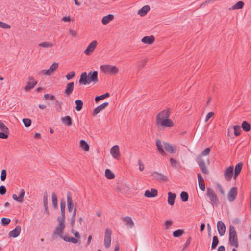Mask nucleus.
<instances>
[{
    "label": "nucleus",
    "mask_w": 251,
    "mask_h": 251,
    "mask_svg": "<svg viewBox=\"0 0 251 251\" xmlns=\"http://www.w3.org/2000/svg\"><path fill=\"white\" fill-rule=\"evenodd\" d=\"M170 112L169 109L163 110L156 115V122L158 127L164 128L172 127L174 126V123L172 120L169 119Z\"/></svg>",
    "instance_id": "obj_1"
},
{
    "label": "nucleus",
    "mask_w": 251,
    "mask_h": 251,
    "mask_svg": "<svg viewBox=\"0 0 251 251\" xmlns=\"http://www.w3.org/2000/svg\"><path fill=\"white\" fill-rule=\"evenodd\" d=\"M98 72L97 71H90L87 74L86 72H84L80 75L79 83L82 85H88L91 82L94 83L98 81Z\"/></svg>",
    "instance_id": "obj_2"
},
{
    "label": "nucleus",
    "mask_w": 251,
    "mask_h": 251,
    "mask_svg": "<svg viewBox=\"0 0 251 251\" xmlns=\"http://www.w3.org/2000/svg\"><path fill=\"white\" fill-rule=\"evenodd\" d=\"M57 221L58 222V224L53 231L52 237L53 239H54L57 237V235H58L63 239V237L65 236L63 235V230L65 228V220L59 218V219H57Z\"/></svg>",
    "instance_id": "obj_3"
},
{
    "label": "nucleus",
    "mask_w": 251,
    "mask_h": 251,
    "mask_svg": "<svg viewBox=\"0 0 251 251\" xmlns=\"http://www.w3.org/2000/svg\"><path fill=\"white\" fill-rule=\"evenodd\" d=\"M229 242L231 246L238 248L239 246L236 231L234 227L230 225L229 226Z\"/></svg>",
    "instance_id": "obj_4"
},
{
    "label": "nucleus",
    "mask_w": 251,
    "mask_h": 251,
    "mask_svg": "<svg viewBox=\"0 0 251 251\" xmlns=\"http://www.w3.org/2000/svg\"><path fill=\"white\" fill-rule=\"evenodd\" d=\"M100 69L105 73H108L112 75L117 74L119 69L115 66L110 65H102L100 66Z\"/></svg>",
    "instance_id": "obj_5"
},
{
    "label": "nucleus",
    "mask_w": 251,
    "mask_h": 251,
    "mask_svg": "<svg viewBox=\"0 0 251 251\" xmlns=\"http://www.w3.org/2000/svg\"><path fill=\"white\" fill-rule=\"evenodd\" d=\"M206 195L212 204L217 205L219 203L218 198L213 189L207 187Z\"/></svg>",
    "instance_id": "obj_6"
},
{
    "label": "nucleus",
    "mask_w": 251,
    "mask_h": 251,
    "mask_svg": "<svg viewBox=\"0 0 251 251\" xmlns=\"http://www.w3.org/2000/svg\"><path fill=\"white\" fill-rule=\"evenodd\" d=\"M151 176H153L154 179L158 182H167L168 181V177L166 175L157 171L152 172L151 173Z\"/></svg>",
    "instance_id": "obj_7"
},
{
    "label": "nucleus",
    "mask_w": 251,
    "mask_h": 251,
    "mask_svg": "<svg viewBox=\"0 0 251 251\" xmlns=\"http://www.w3.org/2000/svg\"><path fill=\"white\" fill-rule=\"evenodd\" d=\"M196 161L201 170L202 172L205 174H209V170L207 168L205 163L201 156H198L196 158Z\"/></svg>",
    "instance_id": "obj_8"
},
{
    "label": "nucleus",
    "mask_w": 251,
    "mask_h": 251,
    "mask_svg": "<svg viewBox=\"0 0 251 251\" xmlns=\"http://www.w3.org/2000/svg\"><path fill=\"white\" fill-rule=\"evenodd\" d=\"M238 193V189L236 187L230 189L227 195L228 200L230 202L234 201L236 199Z\"/></svg>",
    "instance_id": "obj_9"
},
{
    "label": "nucleus",
    "mask_w": 251,
    "mask_h": 251,
    "mask_svg": "<svg viewBox=\"0 0 251 251\" xmlns=\"http://www.w3.org/2000/svg\"><path fill=\"white\" fill-rule=\"evenodd\" d=\"M111 234L112 231L108 228H107L105 231L104 235V246L105 248H108L111 245Z\"/></svg>",
    "instance_id": "obj_10"
},
{
    "label": "nucleus",
    "mask_w": 251,
    "mask_h": 251,
    "mask_svg": "<svg viewBox=\"0 0 251 251\" xmlns=\"http://www.w3.org/2000/svg\"><path fill=\"white\" fill-rule=\"evenodd\" d=\"M233 176V167L230 166L224 171V177L226 180L229 181L231 180Z\"/></svg>",
    "instance_id": "obj_11"
},
{
    "label": "nucleus",
    "mask_w": 251,
    "mask_h": 251,
    "mask_svg": "<svg viewBox=\"0 0 251 251\" xmlns=\"http://www.w3.org/2000/svg\"><path fill=\"white\" fill-rule=\"evenodd\" d=\"M58 63L54 62L51 65L49 69L47 70H43L41 71V72L47 75H50L53 73V72L58 68Z\"/></svg>",
    "instance_id": "obj_12"
},
{
    "label": "nucleus",
    "mask_w": 251,
    "mask_h": 251,
    "mask_svg": "<svg viewBox=\"0 0 251 251\" xmlns=\"http://www.w3.org/2000/svg\"><path fill=\"white\" fill-rule=\"evenodd\" d=\"M97 42L96 40L93 41L87 47L84 51V53L87 55H90L96 47Z\"/></svg>",
    "instance_id": "obj_13"
},
{
    "label": "nucleus",
    "mask_w": 251,
    "mask_h": 251,
    "mask_svg": "<svg viewBox=\"0 0 251 251\" xmlns=\"http://www.w3.org/2000/svg\"><path fill=\"white\" fill-rule=\"evenodd\" d=\"M37 83V81H35L32 76H29L28 77V82L27 85L25 87V90L27 91L33 88Z\"/></svg>",
    "instance_id": "obj_14"
},
{
    "label": "nucleus",
    "mask_w": 251,
    "mask_h": 251,
    "mask_svg": "<svg viewBox=\"0 0 251 251\" xmlns=\"http://www.w3.org/2000/svg\"><path fill=\"white\" fill-rule=\"evenodd\" d=\"M67 210L69 212H71L74 206V203L72 198V194L70 192L67 193Z\"/></svg>",
    "instance_id": "obj_15"
},
{
    "label": "nucleus",
    "mask_w": 251,
    "mask_h": 251,
    "mask_svg": "<svg viewBox=\"0 0 251 251\" xmlns=\"http://www.w3.org/2000/svg\"><path fill=\"white\" fill-rule=\"evenodd\" d=\"M74 88V82H71L66 85V89L64 91V95L66 97H68L72 93Z\"/></svg>",
    "instance_id": "obj_16"
},
{
    "label": "nucleus",
    "mask_w": 251,
    "mask_h": 251,
    "mask_svg": "<svg viewBox=\"0 0 251 251\" xmlns=\"http://www.w3.org/2000/svg\"><path fill=\"white\" fill-rule=\"evenodd\" d=\"M217 230L220 236H223L226 231V226L224 222L219 221L217 224Z\"/></svg>",
    "instance_id": "obj_17"
},
{
    "label": "nucleus",
    "mask_w": 251,
    "mask_h": 251,
    "mask_svg": "<svg viewBox=\"0 0 251 251\" xmlns=\"http://www.w3.org/2000/svg\"><path fill=\"white\" fill-rule=\"evenodd\" d=\"M21 231V227L19 225L16 226L15 228L12 231H10L8 234L9 237L16 238L18 237Z\"/></svg>",
    "instance_id": "obj_18"
},
{
    "label": "nucleus",
    "mask_w": 251,
    "mask_h": 251,
    "mask_svg": "<svg viewBox=\"0 0 251 251\" xmlns=\"http://www.w3.org/2000/svg\"><path fill=\"white\" fill-rule=\"evenodd\" d=\"M110 153L115 159H118L120 156L119 148L118 145H114L110 150Z\"/></svg>",
    "instance_id": "obj_19"
},
{
    "label": "nucleus",
    "mask_w": 251,
    "mask_h": 251,
    "mask_svg": "<svg viewBox=\"0 0 251 251\" xmlns=\"http://www.w3.org/2000/svg\"><path fill=\"white\" fill-rule=\"evenodd\" d=\"M109 105V103L107 102H105L100 105L97 106L95 108L93 112L92 115L93 116H95L100 113L101 110L105 109L106 107Z\"/></svg>",
    "instance_id": "obj_20"
},
{
    "label": "nucleus",
    "mask_w": 251,
    "mask_h": 251,
    "mask_svg": "<svg viewBox=\"0 0 251 251\" xmlns=\"http://www.w3.org/2000/svg\"><path fill=\"white\" fill-rule=\"evenodd\" d=\"M65 207L66 202L64 200H62L60 201V210L61 216L57 217V219L61 218L62 220L65 219Z\"/></svg>",
    "instance_id": "obj_21"
},
{
    "label": "nucleus",
    "mask_w": 251,
    "mask_h": 251,
    "mask_svg": "<svg viewBox=\"0 0 251 251\" xmlns=\"http://www.w3.org/2000/svg\"><path fill=\"white\" fill-rule=\"evenodd\" d=\"M158 194V191L156 189L151 188L150 190H146L144 195L148 198H152L156 196Z\"/></svg>",
    "instance_id": "obj_22"
},
{
    "label": "nucleus",
    "mask_w": 251,
    "mask_h": 251,
    "mask_svg": "<svg viewBox=\"0 0 251 251\" xmlns=\"http://www.w3.org/2000/svg\"><path fill=\"white\" fill-rule=\"evenodd\" d=\"M25 194V191L24 189H21L20 194L19 195V196L17 197V196L16 194H13L12 195L13 199L19 202H22L24 201V197Z\"/></svg>",
    "instance_id": "obj_23"
},
{
    "label": "nucleus",
    "mask_w": 251,
    "mask_h": 251,
    "mask_svg": "<svg viewBox=\"0 0 251 251\" xmlns=\"http://www.w3.org/2000/svg\"><path fill=\"white\" fill-rule=\"evenodd\" d=\"M61 121L65 125L68 126H70L73 123V121L71 117L69 116H66L61 118Z\"/></svg>",
    "instance_id": "obj_24"
},
{
    "label": "nucleus",
    "mask_w": 251,
    "mask_h": 251,
    "mask_svg": "<svg viewBox=\"0 0 251 251\" xmlns=\"http://www.w3.org/2000/svg\"><path fill=\"white\" fill-rule=\"evenodd\" d=\"M142 42L145 44H152L155 41V38L153 36H146L144 37L142 40Z\"/></svg>",
    "instance_id": "obj_25"
},
{
    "label": "nucleus",
    "mask_w": 251,
    "mask_h": 251,
    "mask_svg": "<svg viewBox=\"0 0 251 251\" xmlns=\"http://www.w3.org/2000/svg\"><path fill=\"white\" fill-rule=\"evenodd\" d=\"M123 221L126 222V225L129 228H132L134 226V223L131 218L129 216H126L123 218Z\"/></svg>",
    "instance_id": "obj_26"
},
{
    "label": "nucleus",
    "mask_w": 251,
    "mask_h": 251,
    "mask_svg": "<svg viewBox=\"0 0 251 251\" xmlns=\"http://www.w3.org/2000/svg\"><path fill=\"white\" fill-rule=\"evenodd\" d=\"M76 211H77V208H76V206H75L74 208L73 214H72V217L70 219V225L72 227H74L75 226Z\"/></svg>",
    "instance_id": "obj_27"
},
{
    "label": "nucleus",
    "mask_w": 251,
    "mask_h": 251,
    "mask_svg": "<svg viewBox=\"0 0 251 251\" xmlns=\"http://www.w3.org/2000/svg\"><path fill=\"white\" fill-rule=\"evenodd\" d=\"M168 203L170 205H173L175 203V200L176 197L175 193L169 192L168 193Z\"/></svg>",
    "instance_id": "obj_28"
},
{
    "label": "nucleus",
    "mask_w": 251,
    "mask_h": 251,
    "mask_svg": "<svg viewBox=\"0 0 251 251\" xmlns=\"http://www.w3.org/2000/svg\"><path fill=\"white\" fill-rule=\"evenodd\" d=\"M43 204H44V208L45 210V213H46L47 214H49V211L48 210V195L47 192H45L44 193L43 195Z\"/></svg>",
    "instance_id": "obj_29"
},
{
    "label": "nucleus",
    "mask_w": 251,
    "mask_h": 251,
    "mask_svg": "<svg viewBox=\"0 0 251 251\" xmlns=\"http://www.w3.org/2000/svg\"><path fill=\"white\" fill-rule=\"evenodd\" d=\"M150 9V7L149 5H145L142 7L139 10H138L137 13L141 16H144L147 14Z\"/></svg>",
    "instance_id": "obj_30"
},
{
    "label": "nucleus",
    "mask_w": 251,
    "mask_h": 251,
    "mask_svg": "<svg viewBox=\"0 0 251 251\" xmlns=\"http://www.w3.org/2000/svg\"><path fill=\"white\" fill-rule=\"evenodd\" d=\"M156 145L157 146V150L162 156H165L166 155V152L163 149V147L161 144V142L159 139L156 140Z\"/></svg>",
    "instance_id": "obj_31"
},
{
    "label": "nucleus",
    "mask_w": 251,
    "mask_h": 251,
    "mask_svg": "<svg viewBox=\"0 0 251 251\" xmlns=\"http://www.w3.org/2000/svg\"><path fill=\"white\" fill-rule=\"evenodd\" d=\"M114 17L112 14H108L106 16H104L101 20L102 23L103 25H106L109 23L110 21L113 20Z\"/></svg>",
    "instance_id": "obj_32"
},
{
    "label": "nucleus",
    "mask_w": 251,
    "mask_h": 251,
    "mask_svg": "<svg viewBox=\"0 0 251 251\" xmlns=\"http://www.w3.org/2000/svg\"><path fill=\"white\" fill-rule=\"evenodd\" d=\"M164 148L166 151L170 153H174L176 151L174 150L173 146L169 143L167 142L164 143Z\"/></svg>",
    "instance_id": "obj_33"
},
{
    "label": "nucleus",
    "mask_w": 251,
    "mask_h": 251,
    "mask_svg": "<svg viewBox=\"0 0 251 251\" xmlns=\"http://www.w3.org/2000/svg\"><path fill=\"white\" fill-rule=\"evenodd\" d=\"M241 127L242 128L243 130L245 131V132H248L251 129V125L246 121H244L242 122Z\"/></svg>",
    "instance_id": "obj_34"
},
{
    "label": "nucleus",
    "mask_w": 251,
    "mask_h": 251,
    "mask_svg": "<svg viewBox=\"0 0 251 251\" xmlns=\"http://www.w3.org/2000/svg\"><path fill=\"white\" fill-rule=\"evenodd\" d=\"M63 239L64 241L66 242H71L74 244H76L78 242L77 239L74 238L73 237H69L68 236H65L64 237H63Z\"/></svg>",
    "instance_id": "obj_35"
},
{
    "label": "nucleus",
    "mask_w": 251,
    "mask_h": 251,
    "mask_svg": "<svg viewBox=\"0 0 251 251\" xmlns=\"http://www.w3.org/2000/svg\"><path fill=\"white\" fill-rule=\"evenodd\" d=\"M244 6V2L242 1H239L237 2L235 4L232 6L230 9L235 10V9H241L243 8Z\"/></svg>",
    "instance_id": "obj_36"
},
{
    "label": "nucleus",
    "mask_w": 251,
    "mask_h": 251,
    "mask_svg": "<svg viewBox=\"0 0 251 251\" xmlns=\"http://www.w3.org/2000/svg\"><path fill=\"white\" fill-rule=\"evenodd\" d=\"M51 197H52V206L56 209L57 208V196L56 194L53 192L51 194Z\"/></svg>",
    "instance_id": "obj_37"
},
{
    "label": "nucleus",
    "mask_w": 251,
    "mask_h": 251,
    "mask_svg": "<svg viewBox=\"0 0 251 251\" xmlns=\"http://www.w3.org/2000/svg\"><path fill=\"white\" fill-rule=\"evenodd\" d=\"M105 175L106 177L109 179H112L115 177V175L109 169H106L105 170Z\"/></svg>",
    "instance_id": "obj_38"
},
{
    "label": "nucleus",
    "mask_w": 251,
    "mask_h": 251,
    "mask_svg": "<svg viewBox=\"0 0 251 251\" xmlns=\"http://www.w3.org/2000/svg\"><path fill=\"white\" fill-rule=\"evenodd\" d=\"M80 146L85 151H88L89 150V146L88 143L84 140L80 141Z\"/></svg>",
    "instance_id": "obj_39"
},
{
    "label": "nucleus",
    "mask_w": 251,
    "mask_h": 251,
    "mask_svg": "<svg viewBox=\"0 0 251 251\" xmlns=\"http://www.w3.org/2000/svg\"><path fill=\"white\" fill-rule=\"evenodd\" d=\"M110 96V94L109 93H106L103 95H100V96H97L95 98V101L97 103L100 100H102L105 98H106L107 97H109Z\"/></svg>",
    "instance_id": "obj_40"
},
{
    "label": "nucleus",
    "mask_w": 251,
    "mask_h": 251,
    "mask_svg": "<svg viewBox=\"0 0 251 251\" xmlns=\"http://www.w3.org/2000/svg\"><path fill=\"white\" fill-rule=\"evenodd\" d=\"M219 243V239L217 236L213 237L212 243L211 245V250L215 249L218 246Z\"/></svg>",
    "instance_id": "obj_41"
},
{
    "label": "nucleus",
    "mask_w": 251,
    "mask_h": 251,
    "mask_svg": "<svg viewBox=\"0 0 251 251\" xmlns=\"http://www.w3.org/2000/svg\"><path fill=\"white\" fill-rule=\"evenodd\" d=\"M75 103L76 104V110L77 111H80L83 107V103L82 101L80 100H77L75 101Z\"/></svg>",
    "instance_id": "obj_42"
},
{
    "label": "nucleus",
    "mask_w": 251,
    "mask_h": 251,
    "mask_svg": "<svg viewBox=\"0 0 251 251\" xmlns=\"http://www.w3.org/2000/svg\"><path fill=\"white\" fill-rule=\"evenodd\" d=\"M180 198L182 201L186 202L188 201L189 199V195L187 192L185 191H182L180 193Z\"/></svg>",
    "instance_id": "obj_43"
},
{
    "label": "nucleus",
    "mask_w": 251,
    "mask_h": 251,
    "mask_svg": "<svg viewBox=\"0 0 251 251\" xmlns=\"http://www.w3.org/2000/svg\"><path fill=\"white\" fill-rule=\"evenodd\" d=\"M184 233V231L183 229H178L173 232V236L174 237H179L182 236Z\"/></svg>",
    "instance_id": "obj_44"
},
{
    "label": "nucleus",
    "mask_w": 251,
    "mask_h": 251,
    "mask_svg": "<svg viewBox=\"0 0 251 251\" xmlns=\"http://www.w3.org/2000/svg\"><path fill=\"white\" fill-rule=\"evenodd\" d=\"M243 165V163L242 162H240L237 164L235 167L234 172L240 174L242 170Z\"/></svg>",
    "instance_id": "obj_45"
},
{
    "label": "nucleus",
    "mask_w": 251,
    "mask_h": 251,
    "mask_svg": "<svg viewBox=\"0 0 251 251\" xmlns=\"http://www.w3.org/2000/svg\"><path fill=\"white\" fill-rule=\"evenodd\" d=\"M234 134L236 136H238L241 134V127L239 126H233Z\"/></svg>",
    "instance_id": "obj_46"
},
{
    "label": "nucleus",
    "mask_w": 251,
    "mask_h": 251,
    "mask_svg": "<svg viewBox=\"0 0 251 251\" xmlns=\"http://www.w3.org/2000/svg\"><path fill=\"white\" fill-rule=\"evenodd\" d=\"M0 129L5 132H9V129L6 126V125L4 124L3 122H2L0 120Z\"/></svg>",
    "instance_id": "obj_47"
},
{
    "label": "nucleus",
    "mask_w": 251,
    "mask_h": 251,
    "mask_svg": "<svg viewBox=\"0 0 251 251\" xmlns=\"http://www.w3.org/2000/svg\"><path fill=\"white\" fill-rule=\"evenodd\" d=\"M23 122L24 124V126L26 127H28L30 126L31 124V120L28 118H24L23 119Z\"/></svg>",
    "instance_id": "obj_48"
},
{
    "label": "nucleus",
    "mask_w": 251,
    "mask_h": 251,
    "mask_svg": "<svg viewBox=\"0 0 251 251\" xmlns=\"http://www.w3.org/2000/svg\"><path fill=\"white\" fill-rule=\"evenodd\" d=\"M148 62L147 59H143L138 62L139 69L140 70L143 68L147 64Z\"/></svg>",
    "instance_id": "obj_49"
},
{
    "label": "nucleus",
    "mask_w": 251,
    "mask_h": 251,
    "mask_svg": "<svg viewBox=\"0 0 251 251\" xmlns=\"http://www.w3.org/2000/svg\"><path fill=\"white\" fill-rule=\"evenodd\" d=\"M40 47H44V48H50L51 47L53 46V44L47 42H44L40 43L39 44Z\"/></svg>",
    "instance_id": "obj_50"
},
{
    "label": "nucleus",
    "mask_w": 251,
    "mask_h": 251,
    "mask_svg": "<svg viewBox=\"0 0 251 251\" xmlns=\"http://www.w3.org/2000/svg\"><path fill=\"white\" fill-rule=\"evenodd\" d=\"M1 224L4 226H7L10 223L11 220L9 218H2L1 219Z\"/></svg>",
    "instance_id": "obj_51"
},
{
    "label": "nucleus",
    "mask_w": 251,
    "mask_h": 251,
    "mask_svg": "<svg viewBox=\"0 0 251 251\" xmlns=\"http://www.w3.org/2000/svg\"><path fill=\"white\" fill-rule=\"evenodd\" d=\"M75 75V71H71L70 72H69V73H68L66 75V78L68 80H69L70 79H71L72 78H73Z\"/></svg>",
    "instance_id": "obj_52"
},
{
    "label": "nucleus",
    "mask_w": 251,
    "mask_h": 251,
    "mask_svg": "<svg viewBox=\"0 0 251 251\" xmlns=\"http://www.w3.org/2000/svg\"><path fill=\"white\" fill-rule=\"evenodd\" d=\"M7 173L5 169H3L1 171L0 179L1 180L4 181L5 180L6 178Z\"/></svg>",
    "instance_id": "obj_53"
},
{
    "label": "nucleus",
    "mask_w": 251,
    "mask_h": 251,
    "mask_svg": "<svg viewBox=\"0 0 251 251\" xmlns=\"http://www.w3.org/2000/svg\"><path fill=\"white\" fill-rule=\"evenodd\" d=\"M43 98L45 99H50V100H53L55 99V97L53 95H49V94H46L44 95Z\"/></svg>",
    "instance_id": "obj_54"
},
{
    "label": "nucleus",
    "mask_w": 251,
    "mask_h": 251,
    "mask_svg": "<svg viewBox=\"0 0 251 251\" xmlns=\"http://www.w3.org/2000/svg\"><path fill=\"white\" fill-rule=\"evenodd\" d=\"M0 27L4 29H9L10 28V26L5 23L0 21Z\"/></svg>",
    "instance_id": "obj_55"
},
{
    "label": "nucleus",
    "mask_w": 251,
    "mask_h": 251,
    "mask_svg": "<svg viewBox=\"0 0 251 251\" xmlns=\"http://www.w3.org/2000/svg\"><path fill=\"white\" fill-rule=\"evenodd\" d=\"M210 152V149L209 148H206L204 151H203L201 155L199 156L207 155Z\"/></svg>",
    "instance_id": "obj_56"
},
{
    "label": "nucleus",
    "mask_w": 251,
    "mask_h": 251,
    "mask_svg": "<svg viewBox=\"0 0 251 251\" xmlns=\"http://www.w3.org/2000/svg\"><path fill=\"white\" fill-rule=\"evenodd\" d=\"M170 161L172 166L174 168H176L177 165L178 164L176 160L172 158L170 159Z\"/></svg>",
    "instance_id": "obj_57"
},
{
    "label": "nucleus",
    "mask_w": 251,
    "mask_h": 251,
    "mask_svg": "<svg viewBox=\"0 0 251 251\" xmlns=\"http://www.w3.org/2000/svg\"><path fill=\"white\" fill-rule=\"evenodd\" d=\"M216 186L219 192L223 195H225V191L223 187L218 183H217Z\"/></svg>",
    "instance_id": "obj_58"
},
{
    "label": "nucleus",
    "mask_w": 251,
    "mask_h": 251,
    "mask_svg": "<svg viewBox=\"0 0 251 251\" xmlns=\"http://www.w3.org/2000/svg\"><path fill=\"white\" fill-rule=\"evenodd\" d=\"M9 132H0V138L5 139L8 137V134Z\"/></svg>",
    "instance_id": "obj_59"
},
{
    "label": "nucleus",
    "mask_w": 251,
    "mask_h": 251,
    "mask_svg": "<svg viewBox=\"0 0 251 251\" xmlns=\"http://www.w3.org/2000/svg\"><path fill=\"white\" fill-rule=\"evenodd\" d=\"M198 184H199V188L200 189L204 191H205V183H204V181H201V182H198Z\"/></svg>",
    "instance_id": "obj_60"
},
{
    "label": "nucleus",
    "mask_w": 251,
    "mask_h": 251,
    "mask_svg": "<svg viewBox=\"0 0 251 251\" xmlns=\"http://www.w3.org/2000/svg\"><path fill=\"white\" fill-rule=\"evenodd\" d=\"M6 192V189L5 187L3 185H1L0 186V194L1 195H4L5 194Z\"/></svg>",
    "instance_id": "obj_61"
},
{
    "label": "nucleus",
    "mask_w": 251,
    "mask_h": 251,
    "mask_svg": "<svg viewBox=\"0 0 251 251\" xmlns=\"http://www.w3.org/2000/svg\"><path fill=\"white\" fill-rule=\"evenodd\" d=\"M173 222L171 220H167L165 222L166 229H169V227L172 225Z\"/></svg>",
    "instance_id": "obj_62"
},
{
    "label": "nucleus",
    "mask_w": 251,
    "mask_h": 251,
    "mask_svg": "<svg viewBox=\"0 0 251 251\" xmlns=\"http://www.w3.org/2000/svg\"><path fill=\"white\" fill-rule=\"evenodd\" d=\"M138 164L139 165V170L142 171L144 169V165L140 159L138 160Z\"/></svg>",
    "instance_id": "obj_63"
},
{
    "label": "nucleus",
    "mask_w": 251,
    "mask_h": 251,
    "mask_svg": "<svg viewBox=\"0 0 251 251\" xmlns=\"http://www.w3.org/2000/svg\"><path fill=\"white\" fill-rule=\"evenodd\" d=\"M214 113L212 112H209L205 118V122H207L211 117H212L214 115Z\"/></svg>",
    "instance_id": "obj_64"
}]
</instances>
